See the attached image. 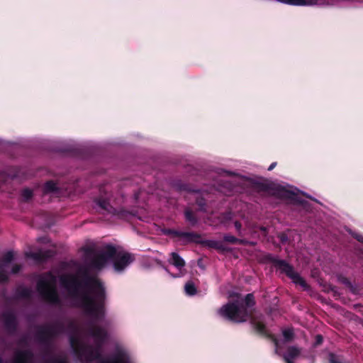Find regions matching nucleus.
Masks as SVG:
<instances>
[{"label": "nucleus", "mask_w": 363, "mask_h": 363, "mask_svg": "<svg viewBox=\"0 0 363 363\" xmlns=\"http://www.w3.org/2000/svg\"><path fill=\"white\" fill-rule=\"evenodd\" d=\"M67 331L65 323L57 320L36 327L35 338L41 346L43 363H68L66 357L54 355L55 340Z\"/></svg>", "instance_id": "nucleus-2"}, {"label": "nucleus", "mask_w": 363, "mask_h": 363, "mask_svg": "<svg viewBox=\"0 0 363 363\" xmlns=\"http://www.w3.org/2000/svg\"><path fill=\"white\" fill-rule=\"evenodd\" d=\"M282 335L284 336L285 342H290L294 338V330H293V329H291V328L284 330L282 331Z\"/></svg>", "instance_id": "nucleus-23"}, {"label": "nucleus", "mask_w": 363, "mask_h": 363, "mask_svg": "<svg viewBox=\"0 0 363 363\" xmlns=\"http://www.w3.org/2000/svg\"><path fill=\"white\" fill-rule=\"evenodd\" d=\"M21 270V265L20 264H16L14 265L11 269V273L15 274L20 272Z\"/></svg>", "instance_id": "nucleus-35"}, {"label": "nucleus", "mask_w": 363, "mask_h": 363, "mask_svg": "<svg viewBox=\"0 0 363 363\" xmlns=\"http://www.w3.org/2000/svg\"><path fill=\"white\" fill-rule=\"evenodd\" d=\"M196 203L199 207V211H206V200L202 197H199L196 199Z\"/></svg>", "instance_id": "nucleus-26"}, {"label": "nucleus", "mask_w": 363, "mask_h": 363, "mask_svg": "<svg viewBox=\"0 0 363 363\" xmlns=\"http://www.w3.org/2000/svg\"><path fill=\"white\" fill-rule=\"evenodd\" d=\"M23 294H24V299L28 298L29 296V290L28 288H26L25 286H24V291H23Z\"/></svg>", "instance_id": "nucleus-37"}, {"label": "nucleus", "mask_w": 363, "mask_h": 363, "mask_svg": "<svg viewBox=\"0 0 363 363\" xmlns=\"http://www.w3.org/2000/svg\"><path fill=\"white\" fill-rule=\"evenodd\" d=\"M259 230L264 233V235L267 234V228L264 226H261Z\"/></svg>", "instance_id": "nucleus-39"}, {"label": "nucleus", "mask_w": 363, "mask_h": 363, "mask_svg": "<svg viewBox=\"0 0 363 363\" xmlns=\"http://www.w3.org/2000/svg\"><path fill=\"white\" fill-rule=\"evenodd\" d=\"M286 363H294V359H284Z\"/></svg>", "instance_id": "nucleus-41"}, {"label": "nucleus", "mask_w": 363, "mask_h": 363, "mask_svg": "<svg viewBox=\"0 0 363 363\" xmlns=\"http://www.w3.org/2000/svg\"><path fill=\"white\" fill-rule=\"evenodd\" d=\"M225 172H226L228 175H231V174H232V173H231V172H227V171H226Z\"/></svg>", "instance_id": "nucleus-46"}, {"label": "nucleus", "mask_w": 363, "mask_h": 363, "mask_svg": "<svg viewBox=\"0 0 363 363\" xmlns=\"http://www.w3.org/2000/svg\"><path fill=\"white\" fill-rule=\"evenodd\" d=\"M21 343H23V337H20L18 340V345L21 346Z\"/></svg>", "instance_id": "nucleus-42"}, {"label": "nucleus", "mask_w": 363, "mask_h": 363, "mask_svg": "<svg viewBox=\"0 0 363 363\" xmlns=\"http://www.w3.org/2000/svg\"><path fill=\"white\" fill-rule=\"evenodd\" d=\"M250 324L255 332L262 336L269 337L266 325L263 322L257 320L255 317H251Z\"/></svg>", "instance_id": "nucleus-14"}, {"label": "nucleus", "mask_w": 363, "mask_h": 363, "mask_svg": "<svg viewBox=\"0 0 363 363\" xmlns=\"http://www.w3.org/2000/svg\"><path fill=\"white\" fill-rule=\"evenodd\" d=\"M256 302L253 294H247L242 301L240 303H229L222 306L219 311V314L235 323L245 322L248 318L251 317L249 309L255 305Z\"/></svg>", "instance_id": "nucleus-3"}, {"label": "nucleus", "mask_w": 363, "mask_h": 363, "mask_svg": "<svg viewBox=\"0 0 363 363\" xmlns=\"http://www.w3.org/2000/svg\"><path fill=\"white\" fill-rule=\"evenodd\" d=\"M23 342H24V346L26 345V335H24V340H23Z\"/></svg>", "instance_id": "nucleus-43"}, {"label": "nucleus", "mask_w": 363, "mask_h": 363, "mask_svg": "<svg viewBox=\"0 0 363 363\" xmlns=\"http://www.w3.org/2000/svg\"><path fill=\"white\" fill-rule=\"evenodd\" d=\"M87 254H94V250L93 249H88L86 251Z\"/></svg>", "instance_id": "nucleus-40"}, {"label": "nucleus", "mask_w": 363, "mask_h": 363, "mask_svg": "<svg viewBox=\"0 0 363 363\" xmlns=\"http://www.w3.org/2000/svg\"><path fill=\"white\" fill-rule=\"evenodd\" d=\"M24 363H28V356L30 354V352L28 350L24 349Z\"/></svg>", "instance_id": "nucleus-36"}, {"label": "nucleus", "mask_w": 363, "mask_h": 363, "mask_svg": "<svg viewBox=\"0 0 363 363\" xmlns=\"http://www.w3.org/2000/svg\"><path fill=\"white\" fill-rule=\"evenodd\" d=\"M186 293L189 296H194L196 294L197 289L194 284L191 281H188L184 286Z\"/></svg>", "instance_id": "nucleus-24"}, {"label": "nucleus", "mask_w": 363, "mask_h": 363, "mask_svg": "<svg viewBox=\"0 0 363 363\" xmlns=\"http://www.w3.org/2000/svg\"><path fill=\"white\" fill-rule=\"evenodd\" d=\"M184 213L186 220L188 221L192 226H194L197 224L198 218L191 208H186L184 209Z\"/></svg>", "instance_id": "nucleus-20"}, {"label": "nucleus", "mask_w": 363, "mask_h": 363, "mask_svg": "<svg viewBox=\"0 0 363 363\" xmlns=\"http://www.w3.org/2000/svg\"><path fill=\"white\" fill-rule=\"evenodd\" d=\"M36 291L45 303L54 306H62L57 287V278L51 272L40 276L36 283Z\"/></svg>", "instance_id": "nucleus-4"}, {"label": "nucleus", "mask_w": 363, "mask_h": 363, "mask_svg": "<svg viewBox=\"0 0 363 363\" xmlns=\"http://www.w3.org/2000/svg\"><path fill=\"white\" fill-rule=\"evenodd\" d=\"M57 190L58 188L57 186V184L52 180H50L45 182L43 187V192L45 194L55 193L57 191Z\"/></svg>", "instance_id": "nucleus-22"}, {"label": "nucleus", "mask_w": 363, "mask_h": 363, "mask_svg": "<svg viewBox=\"0 0 363 363\" xmlns=\"http://www.w3.org/2000/svg\"><path fill=\"white\" fill-rule=\"evenodd\" d=\"M268 337L270 338L272 340V341L273 342V343L274 344V345L276 347L275 353L278 354V347L279 345V340L273 335H271V334H269V337Z\"/></svg>", "instance_id": "nucleus-33"}, {"label": "nucleus", "mask_w": 363, "mask_h": 363, "mask_svg": "<svg viewBox=\"0 0 363 363\" xmlns=\"http://www.w3.org/2000/svg\"><path fill=\"white\" fill-rule=\"evenodd\" d=\"M0 363H4V359L0 357Z\"/></svg>", "instance_id": "nucleus-44"}, {"label": "nucleus", "mask_w": 363, "mask_h": 363, "mask_svg": "<svg viewBox=\"0 0 363 363\" xmlns=\"http://www.w3.org/2000/svg\"><path fill=\"white\" fill-rule=\"evenodd\" d=\"M254 187L258 191L262 192H269L275 190L272 184L267 182H256L254 183Z\"/></svg>", "instance_id": "nucleus-18"}, {"label": "nucleus", "mask_w": 363, "mask_h": 363, "mask_svg": "<svg viewBox=\"0 0 363 363\" xmlns=\"http://www.w3.org/2000/svg\"><path fill=\"white\" fill-rule=\"evenodd\" d=\"M177 189L180 191H195L194 190L191 189L189 186L186 184L182 182H177L176 184Z\"/></svg>", "instance_id": "nucleus-28"}, {"label": "nucleus", "mask_w": 363, "mask_h": 363, "mask_svg": "<svg viewBox=\"0 0 363 363\" xmlns=\"http://www.w3.org/2000/svg\"><path fill=\"white\" fill-rule=\"evenodd\" d=\"M60 281L62 286L67 290L69 296L74 300L79 301V306L92 318V321L89 324L87 332L94 339L96 346L94 347L90 345L84 344L78 338L72 336L69 343L74 355L80 361L85 362L98 360L100 363H128V354L120 348H117L108 357H104L101 354L102 347L108 337V332L96 324L104 318L106 313V295L103 283L96 277L85 274L84 284L90 289L92 294L91 295L86 291L79 293L81 281L74 274L62 275Z\"/></svg>", "instance_id": "nucleus-1"}, {"label": "nucleus", "mask_w": 363, "mask_h": 363, "mask_svg": "<svg viewBox=\"0 0 363 363\" xmlns=\"http://www.w3.org/2000/svg\"><path fill=\"white\" fill-rule=\"evenodd\" d=\"M277 163L276 162H272L268 167V171H272L277 166Z\"/></svg>", "instance_id": "nucleus-38"}, {"label": "nucleus", "mask_w": 363, "mask_h": 363, "mask_svg": "<svg viewBox=\"0 0 363 363\" xmlns=\"http://www.w3.org/2000/svg\"><path fill=\"white\" fill-rule=\"evenodd\" d=\"M107 262L104 255L99 252L94 255L90 261L89 266L92 269L100 270L105 267Z\"/></svg>", "instance_id": "nucleus-15"}, {"label": "nucleus", "mask_w": 363, "mask_h": 363, "mask_svg": "<svg viewBox=\"0 0 363 363\" xmlns=\"http://www.w3.org/2000/svg\"><path fill=\"white\" fill-rule=\"evenodd\" d=\"M165 234L172 237L184 239L187 242H197L196 240L201 238L200 235L196 233L182 232L171 228L167 229L165 230Z\"/></svg>", "instance_id": "nucleus-10"}, {"label": "nucleus", "mask_w": 363, "mask_h": 363, "mask_svg": "<svg viewBox=\"0 0 363 363\" xmlns=\"http://www.w3.org/2000/svg\"><path fill=\"white\" fill-rule=\"evenodd\" d=\"M19 172V169L16 167H10L0 171V189L4 190V186L13 181L18 176Z\"/></svg>", "instance_id": "nucleus-8"}, {"label": "nucleus", "mask_w": 363, "mask_h": 363, "mask_svg": "<svg viewBox=\"0 0 363 363\" xmlns=\"http://www.w3.org/2000/svg\"><path fill=\"white\" fill-rule=\"evenodd\" d=\"M262 259L266 263H272L281 273L286 274V277L291 279L294 284L301 286L304 289L309 288L308 284L304 279L301 277L300 274L294 270V267L286 261L279 259L270 253L264 255Z\"/></svg>", "instance_id": "nucleus-5"}, {"label": "nucleus", "mask_w": 363, "mask_h": 363, "mask_svg": "<svg viewBox=\"0 0 363 363\" xmlns=\"http://www.w3.org/2000/svg\"><path fill=\"white\" fill-rule=\"evenodd\" d=\"M13 260V254L9 251L4 255L0 263V283H6L9 281L7 265Z\"/></svg>", "instance_id": "nucleus-11"}, {"label": "nucleus", "mask_w": 363, "mask_h": 363, "mask_svg": "<svg viewBox=\"0 0 363 363\" xmlns=\"http://www.w3.org/2000/svg\"><path fill=\"white\" fill-rule=\"evenodd\" d=\"M323 342V337L321 335H317L315 337V342L313 345L315 347H317L318 345H320Z\"/></svg>", "instance_id": "nucleus-32"}, {"label": "nucleus", "mask_w": 363, "mask_h": 363, "mask_svg": "<svg viewBox=\"0 0 363 363\" xmlns=\"http://www.w3.org/2000/svg\"><path fill=\"white\" fill-rule=\"evenodd\" d=\"M223 240L225 242L232 244V245H249V246H255L256 245L255 242L249 241L247 239L243 238H237L230 234H224L223 237Z\"/></svg>", "instance_id": "nucleus-13"}, {"label": "nucleus", "mask_w": 363, "mask_h": 363, "mask_svg": "<svg viewBox=\"0 0 363 363\" xmlns=\"http://www.w3.org/2000/svg\"><path fill=\"white\" fill-rule=\"evenodd\" d=\"M301 349L296 346L288 347L286 353L283 355L284 359H295L301 354Z\"/></svg>", "instance_id": "nucleus-17"}, {"label": "nucleus", "mask_w": 363, "mask_h": 363, "mask_svg": "<svg viewBox=\"0 0 363 363\" xmlns=\"http://www.w3.org/2000/svg\"><path fill=\"white\" fill-rule=\"evenodd\" d=\"M16 293L18 298H23V285L18 286Z\"/></svg>", "instance_id": "nucleus-34"}, {"label": "nucleus", "mask_w": 363, "mask_h": 363, "mask_svg": "<svg viewBox=\"0 0 363 363\" xmlns=\"http://www.w3.org/2000/svg\"><path fill=\"white\" fill-rule=\"evenodd\" d=\"M234 226L238 237L243 238L245 236L244 230L242 229V223L239 220L234 222Z\"/></svg>", "instance_id": "nucleus-25"}, {"label": "nucleus", "mask_w": 363, "mask_h": 363, "mask_svg": "<svg viewBox=\"0 0 363 363\" xmlns=\"http://www.w3.org/2000/svg\"><path fill=\"white\" fill-rule=\"evenodd\" d=\"M357 240H358L359 241H360V242H363V238H362V239H359V238H358Z\"/></svg>", "instance_id": "nucleus-47"}, {"label": "nucleus", "mask_w": 363, "mask_h": 363, "mask_svg": "<svg viewBox=\"0 0 363 363\" xmlns=\"http://www.w3.org/2000/svg\"><path fill=\"white\" fill-rule=\"evenodd\" d=\"M1 317L5 330L9 333H14L17 328V321L15 314L11 311H7L1 313Z\"/></svg>", "instance_id": "nucleus-9"}, {"label": "nucleus", "mask_w": 363, "mask_h": 363, "mask_svg": "<svg viewBox=\"0 0 363 363\" xmlns=\"http://www.w3.org/2000/svg\"><path fill=\"white\" fill-rule=\"evenodd\" d=\"M277 238L282 244H285L288 242L289 238L286 233H280L277 235Z\"/></svg>", "instance_id": "nucleus-30"}, {"label": "nucleus", "mask_w": 363, "mask_h": 363, "mask_svg": "<svg viewBox=\"0 0 363 363\" xmlns=\"http://www.w3.org/2000/svg\"><path fill=\"white\" fill-rule=\"evenodd\" d=\"M100 253L104 255L107 261L112 260L113 262L118 252L114 245L111 244H107L104 247Z\"/></svg>", "instance_id": "nucleus-16"}, {"label": "nucleus", "mask_w": 363, "mask_h": 363, "mask_svg": "<svg viewBox=\"0 0 363 363\" xmlns=\"http://www.w3.org/2000/svg\"><path fill=\"white\" fill-rule=\"evenodd\" d=\"M55 255V252L52 250H39L30 253H24V256L32 258L38 264L48 262L50 259L53 257Z\"/></svg>", "instance_id": "nucleus-7"}, {"label": "nucleus", "mask_w": 363, "mask_h": 363, "mask_svg": "<svg viewBox=\"0 0 363 363\" xmlns=\"http://www.w3.org/2000/svg\"><path fill=\"white\" fill-rule=\"evenodd\" d=\"M134 260L135 257L133 255L129 252H118L113 260L114 269L117 272H121Z\"/></svg>", "instance_id": "nucleus-6"}, {"label": "nucleus", "mask_w": 363, "mask_h": 363, "mask_svg": "<svg viewBox=\"0 0 363 363\" xmlns=\"http://www.w3.org/2000/svg\"><path fill=\"white\" fill-rule=\"evenodd\" d=\"M15 362L16 363H23V349L20 347L16 353Z\"/></svg>", "instance_id": "nucleus-29"}, {"label": "nucleus", "mask_w": 363, "mask_h": 363, "mask_svg": "<svg viewBox=\"0 0 363 363\" xmlns=\"http://www.w3.org/2000/svg\"><path fill=\"white\" fill-rule=\"evenodd\" d=\"M170 263L178 269L184 267L186 264L184 259L177 252L171 253Z\"/></svg>", "instance_id": "nucleus-19"}, {"label": "nucleus", "mask_w": 363, "mask_h": 363, "mask_svg": "<svg viewBox=\"0 0 363 363\" xmlns=\"http://www.w3.org/2000/svg\"><path fill=\"white\" fill-rule=\"evenodd\" d=\"M206 244L211 248L216 249L217 250L221 252H227L228 249L224 247V245L219 241L216 240H207L206 241Z\"/></svg>", "instance_id": "nucleus-21"}, {"label": "nucleus", "mask_w": 363, "mask_h": 363, "mask_svg": "<svg viewBox=\"0 0 363 363\" xmlns=\"http://www.w3.org/2000/svg\"><path fill=\"white\" fill-rule=\"evenodd\" d=\"M103 188L100 189L101 195L96 198L94 202L100 207L102 210L107 211L108 213H114L116 209L113 207L111 203V195L108 193L102 194Z\"/></svg>", "instance_id": "nucleus-12"}, {"label": "nucleus", "mask_w": 363, "mask_h": 363, "mask_svg": "<svg viewBox=\"0 0 363 363\" xmlns=\"http://www.w3.org/2000/svg\"><path fill=\"white\" fill-rule=\"evenodd\" d=\"M20 192H21V195L20 196H21V197H22L23 196V190H21Z\"/></svg>", "instance_id": "nucleus-45"}, {"label": "nucleus", "mask_w": 363, "mask_h": 363, "mask_svg": "<svg viewBox=\"0 0 363 363\" xmlns=\"http://www.w3.org/2000/svg\"><path fill=\"white\" fill-rule=\"evenodd\" d=\"M33 196V192L28 188H24V201L29 200Z\"/></svg>", "instance_id": "nucleus-31"}, {"label": "nucleus", "mask_w": 363, "mask_h": 363, "mask_svg": "<svg viewBox=\"0 0 363 363\" xmlns=\"http://www.w3.org/2000/svg\"><path fill=\"white\" fill-rule=\"evenodd\" d=\"M277 193L283 197H289V195L291 194V191L286 190L284 187H278L277 189Z\"/></svg>", "instance_id": "nucleus-27"}]
</instances>
